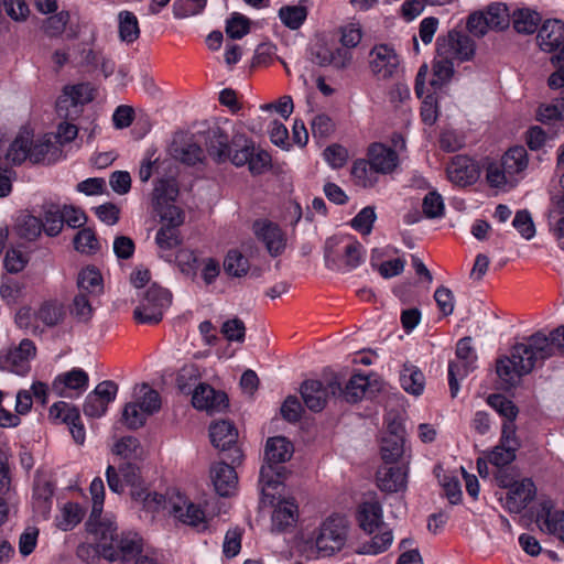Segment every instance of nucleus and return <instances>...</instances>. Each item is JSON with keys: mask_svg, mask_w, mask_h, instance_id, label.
Here are the masks:
<instances>
[{"mask_svg": "<svg viewBox=\"0 0 564 564\" xmlns=\"http://www.w3.org/2000/svg\"><path fill=\"white\" fill-rule=\"evenodd\" d=\"M536 40L542 51L552 53L560 50L551 57L552 64L558 65V69L547 79L549 87L558 90V95L551 104L541 105L538 110V120L547 123L564 119V22L558 19L546 20L539 29Z\"/></svg>", "mask_w": 564, "mask_h": 564, "instance_id": "obj_1", "label": "nucleus"}, {"mask_svg": "<svg viewBox=\"0 0 564 564\" xmlns=\"http://www.w3.org/2000/svg\"><path fill=\"white\" fill-rule=\"evenodd\" d=\"M546 335L536 332L527 338L525 343L516 344L510 356L497 359L496 372L506 389L516 387L519 379L529 375L535 367L551 358L549 355Z\"/></svg>", "mask_w": 564, "mask_h": 564, "instance_id": "obj_2", "label": "nucleus"}, {"mask_svg": "<svg viewBox=\"0 0 564 564\" xmlns=\"http://www.w3.org/2000/svg\"><path fill=\"white\" fill-rule=\"evenodd\" d=\"M475 48V42L467 34L456 30L449 31L446 36L438 37L431 86L436 90L447 84L454 75L455 62L471 59Z\"/></svg>", "mask_w": 564, "mask_h": 564, "instance_id": "obj_3", "label": "nucleus"}, {"mask_svg": "<svg viewBox=\"0 0 564 564\" xmlns=\"http://www.w3.org/2000/svg\"><path fill=\"white\" fill-rule=\"evenodd\" d=\"M90 527L89 531L96 535L100 554L110 562L131 561L142 552V539L137 533H118L117 525L109 520Z\"/></svg>", "mask_w": 564, "mask_h": 564, "instance_id": "obj_4", "label": "nucleus"}, {"mask_svg": "<svg viewBox=\"0 0 564 564\" xmlns=\"http://www.w3.org/2000/svg\"><path fill=\"white\" fill-rule=\"evenodd\" d=\"M294 448L284 436H274L267 440L264 448V464L260 469L261 491L264 498L273 503L274 496L269 494V488L279 486L285 477L283 464L291 459Z\"/></svg>", "mask_w": 564, "mask_h": 564, "instance_id": "obj_5", "label": "nucleus"}, {"mask_svg": "<svg viewBox=\"0 0 564 564\" xmlns=\"http://www.w3.org/2000/svg\"><path fill=\"white\" fill-rule=\"evenodd\" d=\"M170 304L171 293L166 289L152 284L134 308L133 317L141 324H158L162 321L163 311Z\"/></svg>", "mask_w": 564, "mask_h": 564, "instance_id": "obj_6", "label": "nucleus"}, {"mask_svg": "<svg viewBox=\"0 0 564 564\" xmlns=\"http://www.w3.org/2000/svg\"><path fill=\"white\" fill-rule=\"evenodd\" d=\"M348 528L341 517H329L319 527L315 546L322 556H332L346 544Z\"/></svg>", "mask_w": 564, "mask_h": 564, "instance_id": "obj_7", "label": "nucleus"}, {"mask_svg": "<svg viewBox=\"0 0 564 564\" xmlns=\"http://www.w3.org/2000/svg\"><path fill=\"white\" fill-rule=\"evenodd\" d=\"M94 98V88L89 83L65 86L63 95L56 101L57 115L62 119L76 120L83 112V106Z\"/></svg>", "mask_w": 564, "mask_h": 564, "instance_id": "obj_8", "label": "nucleus"}, {"mask_svg": "<svg viewBox=\"0 0 564 564\" xmlns=\"http://www.w3.org/2000/svg\"><path fill=\"white\" fill-rule=\"evenodd\" d=\"M232 145L236 148L231 163L236 166L248 164L249 171L253 175L262 174L271 163L270 154L264 150L256 151L253 141L247 139L243 134L232 137Z\"/></svg>", "mask_w": 564, "mask_h": 564, "instance_id": "obj_9", "label": "nucleus"}, {"mask_svg": "<svg viewBox=\"0 0 564 564\" xmlns=\"http://www.w3.org/2000/svg\"><path fill=\"white\" fill-rule=\"evenodd\" d=\"M118 384L111 380H105L87 394L83 411L90 417L102 416L108 405L116 399Z\"/></svg>", "mask_w": 564, "mask_h": 564, "instance_id": "obj_10", "label": "nucleus"}, {"mask_svg": "<svg viewBox=\"0 0 564 564\" xmlns=\"http://www.w3.org/2000/svg\"><path fill=\"white\" fill-rule=\"evenodd\" d=\"M448 180L460 187L475 184L480 176L478 163L466 155H456L446 169Z\"/></svg>", "mask_w": 564, "mask_h": 564, "instance_id": "obj_11", "label": "nucleus"}, {"mask_svg": "<svg viewBox=\"0 0 564 564\" xmlns=\"http://www.w3.org/2000/svg\"><path fill=\"white\" fill-rule=\"evenodd\" d=\"M204 144L207 153L216 163L231 161L236 150L232 145V139L229 140L227 133L217 126L204 132Z\"/></svg>", "mask_w": 564, "mask_h": 564, "instance_id": "obj_12", "label": "nucleus"}, {"mask_svg": "<svg viewBox=\"0 0 564 564\" xmlns=\"http://www.w3.org/2000/svg\"><path fill=\"white\" fill-rule=\"evenodd\" d=\"M192 404L197 410L214 414L227 409L229 400L224 391H217L207 383H200L193 392Z\"/></svg>", "mask_w": 564, "mask_h": 564, "instance_id": "obj_13", "label": "nucleus"}, {"mask_svg": "<svg viewBox=\"0 0 564 564\" xmlns=\"http://www.w3.org/2000/svg\"><path fill=\"white\" fill-rule=\"evenodd\" d=\"M368 386V378L361 375L352 376L344 387L339 379L334 377L329 380V392L334 399L356 403L362 399Z\"/></svg>", "mask_w": 564, "mask_h": 564, "instance_id": "obj_14", "label": "nucleus"}, {"mask_svg": "<svg viewBox=\"0 0 564 564\" xmlns=\"http://www.w3.org/2000/svg\"><path fill=\"white\" fill-rule=\"evenodd\" d=\"M253 231L256 237L264 243L271 257H278L285 250L286 238L278 225L269 220H256Z\"/></svg>", "mask_w": 564, "mask_h": 564, "instance_id": "obj_15", "label": "nucleus"}, {"mask_svg": "<svg viewBox=\"0 0 564 564\" xmlns=\"http://www.w3.org/2000/svg\"><path fill=\"white\" fill-rule=\"evenodd\" d=\"M370 56V68L375 76L379 79H388L395 72L399 65V58L393 48L386 44L376 45Z\"/></svg>", "mask_w": 564, "mask_h": 564, "instance_id": "obj_16", "label": "nucleus"}, {"mask_svg": "<svg viewBox=\"0 0 564 564\" xmlns=\"http://www.w3.org/2000/svg\"><path fill=\"white\" fill-rule=\"evenodd\" d=\"M536 524L541 531L557 535L564 542V511L555 510L552 500L545 499L540 503Z\"/></svg>", "mask_w": 564, "mask_h": 564, "instance_id": "obj_17", "label": "nucleus"}, {"mask_svg": "<svg viewBox=\"0 0 564 564\" xmlns=\"http://www.w3.org/2000/svg\"><path fill=\"white\" fill-rule=\"evenodd\" d=\"M300 393L306 408L313 412H321L333 398L329 392V380L324 384L318 380H305L300 387Z\"/></svg>", "mask_w": 564, "mask_h": 564, "instance_id": "obj_18", "label": "nucleus"}, {"mask_svg": "<svg viewBox=\"0 0 564 564\" xmlns=\"http://www.w3.org/2000/svg\"><path fill=\"white\" fill-rule=\"evenodd\" d=\"M535 486L530 478L513 484L506 496V507L510 512H521L534 498Z\"/></svg>", "mask_w": 564, "mask_h": 564, "instance_id": "obj_19", "label": "nucleus"}, {"mask_svg": "<svg viewBox=\"0 0 564 564\" xmlns=\"http://www.w3.org/2000/svg\"><path fill=\"white\" fill-rule=\"evenodd\" d=\"M408 471L406 465L402 466H384L377 471V484L378 487L386 492H398L406 489L408 484Z\"/></svg>", "mask_w": 564, "mask_h": 564, "instance_id": "obj_20", "label": "nucleus"}, {"mask_svg": "<svg viewBox=\"0 0 564 564\" xmlns=\"http://www.w3.org/2000/svg\"><path fill=\"white\" fill-rule=\"evenodd\" d=\"M210 478L216 492L221 497H229L237 488V474L234 467L225 462L210 467Z\"/></svg>", "mask_w": 564, "mask_h": 564, "instance_id": "obj_21", "label": "nucleus"}, {"mask_svg": "<svg viewBox=\"0 0 564 564\" xmlns=\"http://www.w3.org/2000/svg\"><path fill=\"white\" fill-rule=\"evenodd\" d=\"M367 155L372 169L377 170L379 174L391 173L399 161L397 152L382 143L370 144Z\"/></svg>", "mask_w": 564, "mask_h": 564, "instance_id": "obj_22", "label": "nucleus"}, {"mask_svg": "<svg viewBox=\"0 0 564 564\" xmlns=\"http://www.w3.org/2000/svg\"><path fill=\"white\" fill-rule=\"evenodd\" d=\"M404 454L403 430L400 425L390 426L381 442V457L386 464L395 463Z\"/></svg>", "mask_w": 564, "mask_h": 564, "instance_id": "obj_23", "label": "nucleus"}, {"mask_svg": "<svg viewBox=\"0 0 564 564\" xmlns=\"http://www.w3.org/2000/svg\"><path fill=\"white\" fill-rule=\"evenodd\" d=\"M42 28L44 33L50 37L59 36L66 31L68 39H75L79 33L78 25H75L70 21L69 12L64 10L46 18Z\"/></svg>", "mask_w": 564, "mask_h": 564, "instance_id": "obj_24", "label": "nucleus"}, {"mask_svg": "<svg viewBox=\"0 0 564 564\" xmlns=\"http://www.w3.org/2000/svg\"><path fill=\"white\" fill-rule=\"evenodd\" d=\"M209 436L216 448L227 451L237 443L238 431L231 422L224 420L210 425Z\"/></svg>", "mask_w": 564, "mask_h": 564, "instance_id": "obj_25", "label": "nucleus"}, {"mask_svg": "<svg viewBox=\"0 0 564 564\" xmlns=\"http://www.w3.org/2000/svg\"><path fill=\"white\" fill-rule=\"evenodd\" d=\"M178 184L174 176L159 178L154 183L152 192V203L154 209H159L166 204H171L178 196Z\"/></svg>", "mask_w": 564, "mask_h": 564, "instance_id": "obj_26", "label": "nucleus"}, {"mask_svg": "<svg viewBox=\"0 0 564 564\" xmlns=\"http://www.w3.org/2000/svg\"><path fill=\"white\" fill-rule=\"evenodd\" d=\"M358 521L360 528L373 533L382 523V507L378 500H368L359 506Z\"/></svg>", "mask_w": 564, "mask_h": 564, "instance_id": "obj_27", "label": "nucleus"}, {"mask_svg": "<svg viewBox=\"0 0 564 564\" xmlns=\"http://www.w3.org/2000/svg\"><path fill=\"white\" fill-rule=\"evenodd\" d=\"M170 512L183 523L188 525H197L204 521V511L196 505L187 502L183 497L178 496L176 502H170Z\"/></svg>", "mask_w": 564, "mask_h": 564, "instance_id": "obj_28", "label": "nucleus"}, {"mask_svg": "<svg viewBox=\"0 0 564 564\" xmlns=\"http://www.w3.org/2000/svg\"><path fill=\"white\" fill-rule=\"evenodd\" d=\"M500 163L512 178H518L517 176L521 175L528 167V152L522 145L510 148L502 155Z\"/></svg>", "mask_w": 564, "mask_h": 564, "instance_id": "obj_29", "label": "nucleus"}, {"mask_svg": "<svg viewBox=\"0 0 564 564\" xmlns=\"http://www.w3.org/2000/svg\"><path fill=\"white\" fill-rule=\"evenodd\" d=\"M400 383L408 393L420 395L425 387V377L416 366L405 362L400 372Z\"/></svg>", "mask_w": 564, "mask_h": 564, "instance_id": "obj_30", "label": "nucleus"}, {"mask_svg": "<svg viewBox=\"0 0 564 564\" xmlns=\"http://www.w3.org/2000/svg\"><path fill=\"white\" fill-rule=\"evenodd\" d=\"M77 289L79 292L88 293L96 297L102 293V276L95 267H87L79 271L77 276Z\"/></svg>", "mask_w": 564, "mask_h": 564, "instance_id": "obj_31", "label": "nucleus"}, {"mask_svg": "<svg viewBox=\"0 0 564 564\" xmlns=\"http://www.w3.org/2000/svg\"><path fill=\"white\" fill-rule=\"evenodd\" d=\"M297 520V506L294 501L283 500L274 509L272 525L276 531H284L294 525Z\"/></svg>", "mask_w": 564, "mask_h": 564, "instance_id": "obj_32", "label": "nucleus"}, {"mask_svg": "<svg viewBox=\"0 0 564 564\" xmlns=\"http://www.w3.org/2000/svg\"><path fill=\"white\" fill-rule=\"evenodd\" d=\"M32 145V135L29 131L20 132L10 143L6 159L14 165L23 163L30 155V147Z\"/></svg>", "mask_w": 564, "mask_h": 564, "instance_id": "obj_33", "label": "nucleus"}, {"mask_svg": "<svg viewBox=\"0 0 564 564\" xmlns=\"http://www.w3.org/2000/svg\"><path fill=\"white\" fill-rule=\"evenodd\" d=\"M54 494L53 484L44 478H39L34 482L33 489V506L43 516H47L52 506V498Z\"/></svg>", "mask_w": 564, "mask_h": 564, "instance_id": "obj_34", "label": "nucleus"}, {"mask_svg": "<svg viewBox=\"0 0 564 564\" xmlns=\"http://www.w3.org/2000/svg\"><path fill=\"white\" fill-rule=\"evenodd\" d=\"M308 0H300L297 6H283L279 9L281 22L290 30L300 29L307 18L305 3Z\"/></svg>", "mask_w": 564, "mask_h": 564, "instance_id": "obj_35", "label": "nucleus"}, {"mask_svg": "<svg viewBox=\"0 0 564 564\" xmlns=\"http://www.w3.org/2000/svg\"><path fill=\"white\" fill-rule=\"evenodd\" d=\"M135 403L148 415L156 413L161 409V398L156 390H153L147 383H141L134 388Z\"/></svg>", "mask_w": 564, "mask_h": 564, "instance_id": "obj_36", "label": "nucleus"}, {"mask_svg": "<svg viewBox=\"0 0 564 564\" xmlns=\"http://www.w3.org/2000/svg\"><path fill=\"white\" fill-rule=\"evenodd\" d=\"M378 171L372 169L368 160L359 159L352 163L351 176L356 185L369 188L378 182Z\"/></svg>", "mask_w": 564, "mask_h": 564, "instance_id": "obj_37", "label": "nucleus"}, {"mask_svg": "<svg viewBox=\"0 0 564 564\" xmlns=\"http://www.w3.org/2000/svg\"><path fill=\"white\" fill-rule=\"evenodd\" d=\"M513 29L518 33L532 34L538 30L541 15L531 9H518L512 13Z\"/></svg>", "mask_w": 564, "mask_h": 564, "instance_id": "obj_38", "label": "nucleus"}, {"mask_svg": "<svg viewBox=\"0 0 564 564\" xmlns=\"http://www.w3.org/2000/svg\"><path fill=\"white\" fill-rule=\"evenodd\" d=\"M42 227V218L24 213L18 217L15 230L21 238L34 241L41 236Z\"/></svg>", "mask_w": 564, "mask_h": 564, "instance_id": "obj_39", "label": "nucleus"}, {"mask_svg": "<svg viewBox=\"0 0 564 564\" xmlns=\"http://www.w3.org/2000/svg\"><path fill=\"white\" fill-rule=\"evenodd\" d=\"M112 453L128 460H142L143 448L139 440L134 436H123L116 442L112 447Z\"/></svg>", "mask_w": 564, "mask_h": 564, "instance_id": "obj_40", "label": "nucleus"}, {"mask_svg": "<svg viewBox=\"0 0 564 564\" xmlns=\"http://www.w3.org/2000/svg\"><path fill=\"white\" fill-rule=\"evenodd\" d=\"M119 37L122 42L133 43L140 36L139 22L134 13L121 11L118 15Z\"/></svg>", "mask_w": 564, "mask_h": 564, "instance_id": "obj_41", "label": "nucleus"}, {"mask_svg": "<svg viewBox=\"0 0 564 564\" xmlns=\"http://www.w3.org/2000/svg\"><path fill=\"white\" fill-rule=\"evenodd\" d=\"M474 361L456 359L448 365V384L451 397L455 398L459 391L458 380L465 378L474 370Z\"/></svg>", "mask_w": 564, "mask_h": 564, "instance_id": "obj_42", "label": "nucleus"}, {"mask_svg": "<svg viewBox=\"0 0 564 564\" xmlns=\"http://www.w3.org/2000/svg\"><path fill=\"white\" fill-rule=\"evenodd\" d=\"M484 12L490 24V30L502 31L509 26L512 14L509 13L505 3H491Z\"/></svg>", "mask_w": 564, "mask_h": 564, "instance_id": "obj_43", "label": "nucleus"}, {"mask_svg": "<svg viewBox=\"0 0 564 564\" xmlns=\"http://www.w3.org/2000/svg\"><path fill=\"white\" fill-rule=\"evenodd\" d=\"M486 180L491 187L496 188H501L506 185L513 187L519 181L518 178H512V176L506 172V169H503V165L500 162H492L488 164Z\"/></svg>", "mask_w": 564, "mask_h": 564, "instance_id": "obj_44", "label": "nucleus"}, {"mask_svg": "<svg viewBox=\"0 0 564 564\" xmlns=\"http://www.w3.org/2000/svg\"><path fill=\"white\" fill-rule=\"evenodd\" d=\"M173 156L186 165H195L204 160L203 149L194 142L175 145Z\"/></svg>", "mask_w": 564, "mask_h": 564, "instance_id": "obj_45", "label": "nucleus"}, {"mask_svg": "<svg viewBox=\"0 0 564 564\" xmlns=\"http://www.w3.org/2000/svg\"><path fill=\"white\" fill-rule=\"evenodd\" d=\"M43 227L44 231L50 237H56L63 229V215L58 206L50 205L45 207L43 213Z\"/></svg>", "mask_w": 564, "mask_h": 564, "instance_id": "obj_46", "label": "nucleus"}, {"mask_svg": "<svg viewBox=\"0 0 564 564\" xmlns=\"http://www.w3.org/2000/svg\"><path fill=\"white\" fill-rule=\"evenodd\" d=\"M91 299L88 293L79 292L74 296L70 305V314L78 321L87 323L93 317L94 308L91 306Z\"/></svg>", "mask_w": 564, "mask_h": 564, "instance_id": "obj_47", "label": "nucleus"}, {"mask_svg": "<svg viewBox=\"0 0 564 564\" xmlns=\"http://www.w3.org/2000/svg\"><path fill=\"white\" fill-rule=\"evenodd\" d=\"M182 236L177 228L173 226H161L155 236V242L160 250H173L182 245Z\"/></svg>", "mask_w": 564, "mask_h": 564, "instance_id": "obj_48", "label": "nucleus"}, {"mask_svg": "<svg viewBox=\"0 0 564 564\" xmlns=\"http://www.w3.org/2000/svg\"><path fill=\"white\" fill-rule=\"evenodd\" d=\"M74 247L77 251L85 254H95L100 249L96 234L90 228H83L76 234Z\"/></svg>", "mask_w": 564, "mask_h": 564, "instance_id": "obj_49", "label": "nucleus"}, {"mask_svg": "<svg viewBox=\"0 0 564 564\" xmlns=\"http://www.w3.org/2000/svg\"><path fill=\"white\" fill-rule=\"evenodd\" d=\"M148 416L149 415L142 409H140V406L134 401H132L124 405L122 410L121 422L129 430H138L144 426Z\"/></svg>", "mask_w": 564, "mask_h": 564, "instance_id": "obj_50", "label": "nucleus"}, {"mask_svg": "<svg viewBox=\"0 0 564 564\" xmlns=\"http://www.w3.org/2000/svg\"><path fill=\"white\" fill-rule=\"evenodd\" d=\"M224 270L231 276H243L249 270V261L239 251L230 250L225 258Z\"/></svg>", "mask_w": 564, "mask_h": 564, "instance_id": "obj_51", "label": "nucleus"}, {"mask_svg": "<svg viewBox=\"0 0 564 564\" xmlns=\"http://www.w3.org/2000/svg\"><path fill=\"white\" fill-rule=\"evenodd\" d=\"M0 369L24 376L30 370L29 361L19 355V351L10 350L0 355Z\"/></svg>", "mask_w": 564, "mask_h": 564, "instance_id": "obj_52", "label": "nucleus"}, {"mask_svg": "<svg viewBox=\"0 0 564 564\" xmlns=\"http://www.w3.org/2000/svg\"><path fill=\"white\" fill-rule=\"evenodd\" d=\"M88 384V376L82 369H73L64 375H61L53 383L55 390L59 389V386H64L69 389H82Z\"/></svg>", "mask_w": 564, "mask_h": 564, "instance_id": "obj_53", "label": "nucleus"}, {"mask_svg": "<svg viewBox=\"0 0 564 564\" xmlns=\"http://www.w3.org/2000/svg\"><path fill=\"white\" fill-rule=\"evenodd\" d=\"M488 403L506 420L514 422L518 416V406L511 400L501 394L489 395Z\"/></svg>", "mask_w": 564, "mask_h": 564, "instance_id": "obj_54", "label": "nucleus"}, {"mask_svg": "<svg viewBox=\"0 0 564 564\" xmlns=\"http://www.w3.org/2000/svg\"><path fill=\"white\" fill-rule=\"evenodd\" d=\"M93 498V509L88 521V527L93 525V520L99 519L102 512L105 499V486L101 478H95L89 487Z\"/></svg>", "mask_w": 564, "mask_h": 564, "instance_id": "obj_55", "label": "nucleus"}, {"mask_svg": "<svg viewBox=\"0 0 564 564\" xmlns=\"http://www.w3.org/2000/svg\"><path fill=\"white\" fill-rule=\"evenodd\" d=\"M37 318L48 327L56 326L63 319V307L56 303H44L36 313Z\"/></svg>", "mask_w": 564, "mask_h": 564, "instance_id": "obj_56", "label": "nucleus"}, {"mask_svg": "<svg viewBox=\"0 0 564 564\" xmlns=\"http://www.w3.org/2000/svg\"><path fill=\"white\" fill-rule=\"evenodd\" d=\"M250 31V21L240 13H234L227 21L226 33L230 39L239 40Z\"/></svg>", "mask_w": 564, "mask_h": 564, "instance_id": "obj_57", "label": "nucleus"}, {"mask_svg": "<svg viewBox=\"0 0 564 564\" xmlns=\"http://www.w3.org/2000/svg\"><path fill=\"white\" fill-rule=\"evenodd\" d=\"M377 216L373 207L367 206L362 208L350 221L351 227L361 232L369 235L372 230L373 223Z\"/></svg>", "mask_w": 564, "mask_h": 564, "instance_id": "obj_58", "label": "nucleus"}, {"mask_svg": "<svg viewBox=\"0 0 564 564\" xmlns=\"http://www.w3.org/2000/svg\"><path fill=\"white\" fill-rule=\"evenodd\" d=\"M206 7V0H175L174 15L178 19L196 15Z\"/></svg>", "mask_w": 564, "mask_h": 564, "instance_id": "obj_59", "label": "nucleus"}, {"mask_svg": "<svg viewBox=\"0 0 564 564\" xmlns=\"http://www.w3.org/2000/svg\"><path fill=\"white\" fill-rule=\"evenodd\" d=\"M517 451L502 446V444L496 445L492 451L488 454V462L495 465L498 468H503L505 466L510 465L517 457Z\"/></svg>", "mask_w": 564, "mask_h": 564, "instance_id": "obj_60", "label": "nucleus"}, {"mask_svg": "<svg viewBox=\"0 0 564 564\" xmlns=\"http://www.w3.org/2000/svg\"><path fill=\"white\" fill-rule=\"evenodd\" d=\"M131 497L135 501L143 503L144 508L155 511L160 507L166 508V500L164 496L158 492H145L142 489H132Z\"/></svg>", "mask_w": 564, "mask_h": 564, "instance_id": "obj_61", "label": "nucleus"}, {"mask_svg": "<svg viewBox=\"0 0 564 564\" xmlns=\"http://www.w3.org/2000/svg\"><path fill=\"white\" fill-rule=\"evenodd\" d=\"M50 415L54 419H61L66 424L80 420L77 408L63 401L56 402L50 408Z\"/></svg>", "mask_w": 564, "mask_h": 564, "instance_id": "obj_62", "label": "nucleus"}, {"mask_svg": "<svg viewBox=\"0 0 564 564\" xmlns=\"http://www.w3.org/2000/svg\"><path fill=\"white\" fill-rule=\"evenodd\" d=\"M282 417L289 423H296L301 420L304 409L295 395H289L280 409Z\"/></svg>", "mask_w": 564, "mask_h": 564, "instance_id": "obj_63", "label": "nucleus"}, {"mask_svg": "<svg viewBox=\"0 0 564 564\" xmlns=\"http://www.w3.org/2000/svg\"><path fill=\"white\" fill-rule=\"evenodd\" d=\"M512 226L519 234L527 240H530L535 235V227L530 213L525 209L518 210L512 220Z\"/></svg>", "mask_w": 564, "mask_h": 564, "instance_id": "obj_64", "label": "nucleus"}]
</instances>
